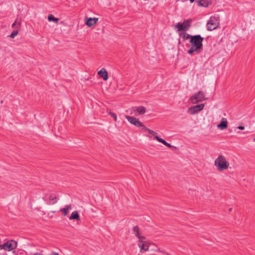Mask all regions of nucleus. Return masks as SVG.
Segmentation results:
<instances>
[{
	"mask_svg": "<svg viewBox=\"0 0 255 255\" xmlns=\"http://www.w3.org/2000/svg\"><path fill=\"white\" fill-rule=\"evenodd\" d=\"M203 38L200 35H196L191 37L190 40L191 47L188 50V53L191 55L195 52L197 53H200L203 47Z\"/></svg>",
	"mask_w": 255,
	"mask_h": 255,
	"instance_id": "obj_1",
	"label": "nucleus"
},
{
	"mask_svg": "<svg viewBox=\"0 0 255 255\" xmlns=\"http://www.w3.org/2000/svg\"><path fill=\"white\" fill-rule=\"evenodd\" d=\"M230 162L223 155H219L214 161V165L220 172L227 170L230 167Z\"/></svg>",
	"mask_w": 255,
	"mask_h": 255,
	"instance_id": "obj_2",
	"label": "nucleus"
},
{
	"mask_svg": "<svg viewBox=\"0 0 255 255\" xmlns=\"http://www.w3.org/2000/svg\"><path fill=\"white\" fill-rule=\"evenodd\" d=\"M136 243L138 247L140 249L139 252L140 253L143 254L149 251L150 242L147 240L145 237L139 240H137Z\"/></svg>",
	"mask_w": 255,
	"mask_h": 255,
	"instance_id": "obj_3",
	"label": "nucleus"
},
{
	"mask_svg": "<svg viewBox=\"0 0 255 255\" xmlns=\"http://www.w3.org/2000/svg\"><path fill=\"white\" fill-rule=\"evenodd\" d=\"M205 100H206V98H205V93L201 91L195 93L190 98V101L193 104L202 102Z\"/></svg>",
	"mask_w": 255,
	"mask_h": 255,
	"instance_id": "obj_4",
	"label": "nucleus"
},
{
	"mask_svg": "<svg viewBox=\"0 0 255 255\" xmlns=\"http://www.w3.org/2000/svg\"><path fill=\"white\" fill-rule=\"evenodd\" d=\"M219 25V18L218 17L211 16L207 24V29L212 31L217 28Z\"/></svg>",
	"mask_w": 255,
	"mask_h": 255,
	"instance_id": "obj_5",
	"label": "nucleus"
},
{
	"mask_svg": "<svg viewBox=\"0 0 255 255\" xmlns=\"http://www.w3.org/2000/svg\"><path fill=\"white\" fill-rule=\"evenodd\" d=\"M143 129L148 131L149 132V133L151 134L153 136L154 138L156 140H157L158 142L163 143L164 145H165L167 147H168L170 148L173 147V146H172L170 143L167 142L164 139L158 136L157 135V132H156L154 130H151L149 128H148L145 126L143 127Z\"/></svg>",
	"mask_w": 255,
	"mask_h": 255,
	"instance_id": "obj_6",
	"label": "nucleus"
},
{
	"mask_svg": "<svg viewBox=\"0 0 255 255\" xmlns=\"http://www.w3.org/2000/svg\"><path fill=\"white\" fill-rule=\"evenodd\" d=\"M17 243L14 240H10L1 245V250H4L7 251H11L16 248Z\"/></svg>",
	"mask_w": 255,
	"mask_h": 255,
	"instance_id": "obj_7",
	"label": "nucleus"
},
{
	"mask_svg": "<svg viewBox=\"0 0 255 255\" xmlns=\"http://www.w3.org/2000/svg\"><path fill=\"white\" fill-rule=\"evenodd\" d=\"M191 20H185L183 23H178L175 26L178 31H186L189 29L191 26Z\"/></svg>",
	"mask_w": 255,
	"mask_h": 255,
	"instance_id": "obj_8",
	"label": "nucleus"
},
{
	"mask_svg": "<svg viewBox=\"0 0 255 255\" xmlns=\"http://www.w3.org/2000/svg\"><path fill=\"white\" fill-rule=\"evenodd\" d=\"M204 104H200L197 105L191 106L187 111V113L193 115L201 111L204 108Z\"/></svg>",
	"mask_w": 255,
	"mask_h": 255,
	"instance_id": "obj_9",
	"label": "nucleus"
},
{
	"mask_svg": "<svg viewBox=\"0 0 255 255\" xmlns=\"http://www.w3.org/2000/svg\"><path fill=\"white\" fill-rule=\"evenodd\" d=\"M146 112V108L142 106L134 107L130 109V114H133L136 116L138 115H143Z\"/></svg>",
	"mask_w": 255,
	"mask_h": 255,
	"instance_id": "obj_10",
	"label": "nucleus"
},
{
	"mask_svg": "<svg viewBox=\"0 0 255 255\" xmlns=\"http://www.w3.org/2000/svg\"><path fill=\"white\" fill-rule=\"evenodd\" d=\"M126 119L131 124L137 127H141L143 129V127H145L143 124L140 122V121L134 117H131L129 116H126Z\"/></svg>",
	"mask_w": 255,
	"mask_h": 255,
	"instance_id": "obj_11",
	"label": "nucleus"
},
{
	"mask_svg": "<svg viewBox=\"0 0 255 255\" xmlns=\"http://www.w3.org/2000/svg\"><path fill=\"white\" fill-rule=\"evenodd\" d=\"M132 231L133 234L137 238L138 240L145 237V236L142 235V233L141 232L139 227L137 226H134L133 228Z\"/></svg>",
	"mask_w": 255,
	"mask_h": 255,
	"instance_id": "obj_12",
	"label": "nucleus"
},
{
	"mask_svg": "<svg viewBox=\"0 0 255 255\" xmlns=\"http://www.w3.org/2000/svg\"><path fill=\"white\" fill-rule=\"evenodd\" d=\"M228 127V121L226 118H223L221 120L220 124L218 125V128L221 130H224L226 129Z\"/></svg>",
	"mask_w": 255,
	"mask_h": 255,
	"instance_id": "obj_13",
	"label": "nucleus"
},
{
	"mask_svg": "<svg viewBox=\"0 0 255 255\" xmlns=\"http://www.w3.org/2000/svg\"><path fill=\"white\" fill-rule=\"evenodd\" d=\"M99 18L97 17H94V18H89L87 19L86 24L89 26V27H92L95 24L97 23L98 21Z\"/></svg>",
	"mask_w": 255,
	"mask_h": 255,
	"instance_id": "obj_14",
	"label": "nucleus"
},
{
	"mask_svg": "<svg viewBox=\"0 0 255 255\" xmlns=\"http://www.w3.org/2000/svg\"><path fill=\"white\" fill-rule=\"evenodd\" d=\"M72 209V205H67L65 206L64 208L60 209V211L62 213L63 215L64 216H66L68 213L71 211Z\"/></svg>",
	"mask_w": 255,
	"mask_h": 255,
	"instance_id": "obj_15",
	"label": "nucleus"
},
{
	"mask_svg": "<svg viewBox=\"0 0 255 255\" xmlns=\"http://www.w3.org/2000/svg\"><path fill=\"white\" fill-rule=\"evenodd\" d=\"M98 74L100 77H102L105 81L108 80V73L105 69L102 68L98 72Z\"/></svg>",
	"mask_w": 255,
	"mask_h": 255,
	"instance_id": "obj_16",
	"label": "nucleus"
},
{
	"mask_svg": "<svg viewBox=\"0 0 255 255\" xmlns=\"http://www.w3.org/2000/svg\"><path fill=\"white\" fill-rule=\"evenodd\" d=\"M211 3V0H200L198 1V4L200 6L207 7Z\"/></svg>",
	"mask_w": 255,
	"mask_h": 255,
	"instance_id": "obj_17",
	"label": "nucleus"
},
{
	"mask_svg": "<svg viewBox=\"0 0 255 255\" xmlns=\"http://www.w3.org/2000/svg\"><path fill=\"white\" fill-rule=\"evenodd\" d=\"M69 220H77L78 221L80 220V216L79 215L78 212L77 211H75L73 212L71 215V216L69 217Z\"/></svg>",
	"mask_w": 255,
	"mask_h": 255,
	"instance_id": "obj_18",
	"label": "nucleus"
},
{
	"mask_svg": "<svg viewBox=\"0 0 255 255\" xmlns=\"http://www.w3.org/2000/svg\"><path fill=\"white\" fill-rule=\"evenodd\" d=\"M49 200L47 203L48 205L54 204L57 202L56 196L53 194H51L49 195Z\"/></svg>",
	"mask_w": 255,
	"mask_h": 255,
	"instance_id": "obj_19",
	"label": "nucleus"
},
{
	"mask_svg": "<svg viewBox=\"0 0 255 255\" xmlns=\"http://www.w3.org/2000/svg\"><path fill=\"white\" fill-rule=\"evenodd\" d=\"M179 36L184 40H187L188 39H191V37H193V36L185 32H180L179 33Z\"/></svg>",
	"mask_w": 255,
	"mask_h": 255,
	"instance_id": "obj_20",
	"label": "nucleus"
},
{
	"mask_svg": "<svg viewBox=\"0 0 255 255\" xmlns=\"http://www.w3.org/2000/svg\"><path fill=\"white\" fill-rule=\"evenodd\" d=\"M48 20L49 21H53L55 23H58L59 19L58 18L55 17L52 14H49L48 16Z\"/></svg>",
	"mask_w": 255,
	"mask_h": 255,
	"instance_id": "obj_21",
	"label": "nucleus"
},
{
	"mask_svg": "<svg viewBox=\"0 0 255 255\" xmlns=\"http://www.w3.org/2000/svg\"><path fill=\"white\" fill-rule=\"evenodd\" d=\"M20 21H18L17 19H16L15 22L12 24V27L17 29H19L20 27Z\"/></svg>",
	"mask_w": 255,
	"mask_h": 255,
	"instance_id": "obj_22",
	"label": "nucleus"
},
{
	"mask_svg": "<svg viewBox=\"0 0 255 255\" xmlns=\"http://www.w3.org/2000/svg\"><path fill=\"white\" fill-rule=\"evenodd\" d=\"M107 112L109 114V115H110L111 117H112L114 119V121L115 122H117V115L115 114V113H113L111 112H109L108 111H107Z\"/></svg>",
	"mask_w": 255,
	"mask_h": 255,
	"instance_id": "obj_23",
	"label": "nucleus"
},
{
	"mask_svg": "<svg viewBox=\"0 0 255 255\" xmlns=\"http://www.w3.org/2000/svg\"><path fill=\"white\" fill-rule=\"evenodd\" d=\"M18 29L16 30H13L12 32L11 33V35L9 36L10 37L13 38L15 37V36H16L18 33Z\"/></svg>",
	"mask_w": 255,
	"mask_h": 255,
	"instance_id": "obj_24",
	"label": "nucleus"
},
{
	"mask_svg": "<svg viewBox=\"0 0 255 255\" xmlns=\"http://www.w3.org/2000/svg\"><path fill=\"white\" fill-rule=\"evenodd\" d=\"M237 128L241 130H243L245 129V127L242 126L238 127Z\"/></svg>",
	"mask_w": 255,
	"mask_h": 255,
	"instance_id": "obj_25",
	"label": "nucleus"
},
{
	"mask_svg": "<svg viewBox=\"0 0 255 255\" xmlns=\"http://www.w3.org/2000/svg\"><path fill=\"white\" fill-rule=\"evenodd\" d=\"M34 255H43L41 254L40 253H36L34 254Z\"/></svg>",
	"mask_w": 255,
	"mask_h": 255,
	"instance_id": "obj_26",
	"label": "nucleus"
},
{
	"mask_svg": "<svg viewBox=\"0 0 255 255\" xmlns=\"http://www.w3.org/2000/svg\"><path fill=\"white\" fill-rule=\"evenodd\" d=\"M156 252H162L161 251V250H160L159 248H158V249L156 250Z\"/></svg>",
	"mask_w": 255,
	"mask_h": 255,
	"instance_id": "obj_27",
	"label": "nucleus"
},
{
	"mask_svg": "<svg viewBox=\"0 0 255 255\" xmlns=\"http://www.w3.org/2000/svg\"><path fill=\"white\" fill-rule=\"evenodd\" d=\"M195 0H190V2H193Z\"/></svg>",
	"mask_w": 255,
	"mask_h": 255,
	"instance_id": "obj_28",
	"label": "nucleus"
},
{
	"mask_svg": "<svg viewBox=\"0 0 255 255\" xmlns=\"http://www.w3.org/2000/svg\"><path fill=\"white\" fill-rule=\"evenodd\" d=\"M253 141L255 142V137L253 139Z\"/></svg>",
	"mask_w": 255,
	"mask_h": 255,
	"instance_id": "obj_29",
	"label": "nucleus"
},
{
	"mask_svg": "<svg viewBox=\"0 0 255 255\" xmlns=\"http://www.w3.org/2000/svg\"><path fill=\"white\" fill-rule=\"evenodd\" d=\"M231 210H232V208H230V209H229V211H231Z\"/></svg>",
	"mask_w": 255,
	"mask_h": 255,
	"instance_id": "obj_30",
	"label": "nucleus"
},
{
	"mask_svg": "<svg viewBox=\"0 0 255 255\" xmlns=\"http://www.w3.org/2000/svg\"><path fill=\"white\" fill-rule=\"evenodd\" d=\"M1 245H0V250L1 249Z\"/></svg>",
	"mask_w": 255,
	"mask_h": 255,
	"instance_id": "obj_31",
	"label": "nucleus"
}]
</instances>
